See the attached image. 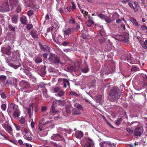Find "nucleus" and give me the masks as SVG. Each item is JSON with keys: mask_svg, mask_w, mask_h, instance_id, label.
<instances>
[{"mask_svg": "<svg viewBox=\"0 0 147 147\" xmlns=\"http://www.w3.org/2000/svg\"><path fill=\"white\" fill-rule=\"evenodd\" d=\"M18 81L19 80L16 78H14L13 80V85L16 89L20 90L24 92H29L32 91V90L30 89L31 85L28 82L22 80L20 82L18 86L17 83Z\"/></svg>", "mask_w": 147, "mask_h": 147, "instance_id": "nucleus-1", "label": "nucleus"}, {"mask_svg": "<svg viewBox=\"0 0 147 147\" xmlns=\"http://www.w3.org/2000/svg\"><path fill=\"white\" fill-rule=\"evenodd\" d=\"M17 3V0H9L8 2H4L0 5V11L4 12L12 10Z\"/></svg>", "mask_w": 147, "mask_h": 147, "instance_id": "nucleus-2", "label": "nucleus"}, {"mask_svg": "<svg viewBox=\"0 0 147 147\" xmlns=\"http://www.w3.org/2000/svg\"><path fill=\"white\" fill-rule=\"evenodd\" d=\"M46 123H43L42 124V122L40 121L39 122V124L38 125V133H39L43 134L42 135L44 136H46L48 133V131L50 130V128H52L53 127H51V126H47L45 125Z\"/></svg>", "mask_w": 147, "mask_h": 147, "instance_id": "nucleus-3", "label": "nucleus"}, {"mask_svg": "<svg viewBox=\"0 0 147 147\" xmlns=\"http://www.w3.org/2000/svg\"><path fill=\"white\" fill-rule=\"evenodd\" d=\"M51 92L55 93L56 96L63 98L65 92L61 88L59 87H53L51 89Z\"/></svg>", "mask_w": 147, "mask_h": 147, "instance_id": "nucleus-4", "label": "nucleus"}, {"mask_svg": "<svg viewBox=\"0 0 147 147\" xmlns=\"http://www.w3.org/2000/svg\"><path fill=\"white\" fill-rule=\"evenodd\" d=\"M109 97H111L110 100L112 102H114L115 100L118 98L120 97V94L117 92V89L114 88L112 89L111 92Z\"/></svg>", "mask_w": 147, "mask_h": 147, "instance_id": "nucleus-5", "label": "nucleus"}, {"mask_svg": "<svg viewBox=\"0 0 147 147\" xmlns=\"http://www.w3.org/2000/svg\"><path fill=\"white\" fill-rule=\"evenodd\" d=\"M24 138L27 140L31 141L32 139V136L31 133L28 127L23 129Z\"/></svg>", "mask_w": 147, "mask_h": 147, "instance_id": "nucleus-6", "label": "nucleus"}, {"mask_svg": "<svg viewBox=\"0 0 147 147\" xmlns=\"http://www.w3.org/2000/svg\"><path fill=\"white\" fill-rule=\"evenodd\" d=\"M116 145L110 142H102L100 144V147H115Z\"/></svg>", "mask_w": 147, "mask_h": 147, "instance_id": "nucleus-7", "label": "nucleus"}, {"mask_svg": "<svg viewBox=\"0 0 147 147\" xmlns=\"http://www.w3.org/2000/svg\"><path fill=\"white\" fill-rule=\"evenodd\" d=\"M19 121L20 123L22 125V129H23L28 128L27 122L26 121L24 117L23 116L21 117L19 120Z\"/></svg>", "mask_w": 147, "mask_h": 147, "instance_id": "nucleus-8", "label": "nucleus"}, {"mask_svg": "<svg viewBox=\"0 0 147 147\" xmlns=\"http://www.w3.org/2000/svg\"><path fill=\"white\" fill-rule=\"evenodd\" d=\"M2 125L6 131L10 134L12 135L13 130L11 127L5 123H3Z\"/></svg>", "mask_w": 147, "mask_h": 147, "instance_id": "nucleus-9", "label": "nucleus"}, {"mask_svg": "<svg viewBox=\"0 0 147 147\" xmlns=\"http://www.w3.org/2000/svg\"><path fill=\"white\" fill-rule=\"evenodd\" d=\"M87 142L83 147H92L94 145V143L92 140L89 137L86 138Z\"/></svg>", "mask_w": 147, "mask_h": 147, "instance_id": "nucleus-10", "label": "nucleus"}, {"mask_svg": "<svg viewBox=\"0 0 147 147\" xmlns=\"http://www.w3.org/2000/svg\"><path fill=\"white\" fill-rule=\"evenodd\" d=\"M24 5L26 7H30L33 8L34 7L32 0H24Z\"/></svg>", "mask_w": 147, "mask_h": 147, "instance_id": "nucleus-11", "label": "nucleus"}, {"mask_svg": "<svg viewBox=\"0 0 147 147\" xmlns=\"http://www.w3.org/2000/svg\"><path fill=\"white\" fill-rule=\"evenodd\" d=\"M53 40L56 43L60 44L62 38V37L60 35H58L57 37L55 38L54 35H52Z\"/></svg>", "mask_w": 147, "mask_h": 147, "instance_id": "nucleus-12", "label": "nucleus"}, {"mask_svg": "<svg viewBox=\"0 0 147 147\" xmlns=\"http://www.w3.org/2000/svg\"><path fill=\"white\" fill-rule=\"evenodd\" d=\"M74 28H69L66 29L63 32V34L64 36L69 35L73 32Z\"/></svg>", "mask_w": 147, "mask_h": 147, "instance_id": "nucleus-13", "label": "nucleus"}, {"mask_svg": "<svg viewBox=\"0 0 147 147\" xmlns=\"http://www.w3.org/2000/svg\"><path fill=\"white\" fill-rule=\"evenodd\" d=\"M62 138V136L60 135L53 134L51 137V139L53 140L58 141Z\"/></svg>", "mask_w": 147, "mask_h": 147, "instance_id": "nucleus-14", "label": "nucleus"}, {"mask_svg": "<svg viewBox=\"0 0 147 147\" xmlns=\"http://www.w3.org/2000/svg\"><path fill=\"white\" fill-rule=\"evenodd\" d=\"M140 128V127H138L135 129L134 133V135L135 136H140L141 135L142 132Z\"/></svg>", "mask_w": 147, "mask_h": 147, "instance_id": "nucleus-15", "label": "nucleus"}, {"mask_svg": "<svg viewBox=\"0 0 147 147\" xmlns=\"http://www.w3.org/2000/svg\"><path fill=\"white\" fill-rule=\"evenodd\" d=\"M128 56L126 57L125 60H127V62H129L131 63H135V61L133 58L131 57V55L130 54H128Z\"/></svg>", "mask_w": 147, "mask_h": 147, "instance_id": "nucleus-16", "label": "nucleus"}, {"mask_svg": "<svg viewBox=\"0 0 147 147\" xmlns=\"http://www.w3.org/2000/svg\"><path fill=\"white\" fill-rule=\"evenodd\" d=\"M83 134L81 131H77L75 133V137L78 139H80L83 136Z\"/></svg>", "mask_w": 147, "mask_h": 147, "instance_id": "nucleus-17", "label": "nucleus"}, {"mask_svg": "<svg viewBox=\"0 0 147 147\" xmlns=\"http://www.w3.org/2000/svg\"><path fill=\"white\" fill-rule=\"evenodd\" d=\"M13 125L15 126L16 131H20L22 134H23L24 130L23 129H22V125L21 126H20L19 125H17L15 123H13Z\"/></svg>", "mask_w": 147, "mask_h": 147, "instance_id": "nucleus-18", "label": "nucleus"}, {"mask_svg": "<svg viewBox=\"0 0 147 147\" xmlns=\"http://www.w3.org/2000/svg\"><path fill=\"white\" fill-rule=\"evenodd\" d=\"M17 3H16V4L15 6L13 7V8L15 7H17L16 11L17 13H19L21 11V9L20 5L18 1V0H17Z\"/></svg>", "mask_w": 147, "mask_h": 147, "instance_id": "nucleus-19", "label": "nucleus"}, {"mask_svg": "<svg viewBox=\"0 0 147 147\" xmlns=\"http://www.w3.org/2000/svg\"><path fill=\"white\" fill-rule=\"evenodd\" d=\"M2 52H4V53L8 55L10 54V51L9 48H4L1 49Z\"/></svg>", "mask_w": 147, "mask_h": 147, "instance_id": "nucleus-20", "label": "nucleus"}, {"mask_svg": "<svg viewBox=\"0 0 147 147\" xmlns=\"http://www.w3.org/2000/svg\"><path fill=\"white\" fill-rule=\"evenodd\" d=\"M20 109H18V110L15 111L13 114V116L14 117H19L20 115Z\"/></svg>", "mask_w": 147, "mask_h": 147, "instance_id": "nucleus-21", "label": "nucleus"}, {"mask_svg": "<svg viewBox=\"0 0 147 147\" xmlns=\"http://www.w3.org/2000/svg\"><path fill=\"white\" fill-rule=\"evenodd\" d=\"M30 34L32 37L34 38H38L37 32L35 30H32L30 32Z\"/></svg>", "mask_w": 147, "mask_h": 147, "instance_id": "nucleus-22", "label": "nucleus"}, {"mask_svg": "<svg viewBox=\"0 0 147 147\" xmlns=\"http://www.w3.org/2000/svg\"><path fill=\"white\" fill-rule=\"evenodd\" d=\"M10 107L13 110H15V111L19 109H18V106L13 103H11L10 105Z\"/></svg>", "mask_w": 147, "mask_h": 147, "instance_id": "nucleus-23", "label": "nucleus"}, {"mask_svg": "<svg viewBox=\"0 0 147 147\" xmlns=\"http://www.w3.org/2000/svg\"><path fill=\"white\" fill-rule=\"evenodd\" d=\"M97 26L98 27L100 28V32L99 33L101 36L102 37H103L105 35V32L103 30V27L102 26Z\"/></svg>", "mask_w": 147, "mask_h": 147, "instance_id": "nucleus-24", "label": "nucleus"}, {"mask_svg": "<svg viewBox=\"0 0 147 147\" xmlns=\"http://www.w3.org/2000/svg\"><path fill=\"white\" fill-rule=\"evenodd\" d=\"M52 63H54L56 65L58 64L59 63H60L61 64H62V63L60 62V61L59 58L57 56H56V57H55Z\"/></svg>", "mask_w": 147, "mask_h": 147, "instance_id": "nucleus-25", "label": "nucleus"}, {"mask_svg": "<svg viewBox=\"0 0 147 147\" xmlns=\"http://www.w3.org/2000/svg\"><path fill=\"white\" fill-rule=\"evenodd\" d=\"M55 107L54 105V103H53L50 111V114L52 115H54L56 112V111L55 110Z\"/></svg>", "mask_w": 147, "mask_h": 147, "instance_id": "nucleus-26", "label": "nucleus"}, {"mask_svg": "<svg viewBox=\"0 0 147 147\" xmlns=\"http://www.w3.org/2000/svg\"><path fill=\"white\" fill-rule=\"evenodd\" d=\"M22 23L23 24H26L27 22L26 17L24 16H22L20 19Z\"/></svg>", "mask_w": 147, "mask_h": 147, "instance_id": "nucleus-27", "label": "nucleus"}, {"mask_svg": "<svg viewBox=\"0 0 147 147\" xmlns=\"http://www.w3.org/2000/svg\"><path fill=\"white\" fill-rule=\"evenodd\" d=\"M56 56L55 54H53L52 53H50L49 55V57L48 58L49 61H51L52 62L54 60V59Z\"/></svg>", "mask_w": 147, "mask_h": 147, "instance_id": "nucleus-28", "label": "nucleus"}, {"mask_svg": "<svg viewBox=\"0 0 147 147\" xmlns=\"http://www.w3.org/2000/svg\"><path fill=\"white\" fill-rule=\"evenodd\" d=\"M130 20L134 25L136 26H138L139 25V24L136 21V20L133 18L130 17Z\"/></svg>", "mask_w": 147, "mask_h": 147, "instance_id": "nucleus-29", "label": "nucleus"}, {"mask_svg": "<svg viewBox=\"0 0 147 147\" xmlns=\"http://www.w3.org/2000/svg\"><path fill=\"white\" fill-rule=\"evenodd\" d=\"M54 103V105L55 104H57L58 105H62L63 104V102L61 100H56L53 102Z\"/></svg>", "mask_w": 147, "mask_h": 147, "instance_id": "nucleus-30", "label": "nucleus"}, {"mask_svg": "<svg viewBox=\"0 0 147 147\" xmlns=\"http://www.w3.org/2000/svg\"><path fill=\"white\" fill-rule=\"evenodd\" d=\"M104 20L106 22L108 23H111L112 21V20L111 19L109 16L106 15Z\"/></svg>", "mask_w": 147, "mask_h": 147, "instance_id": "nucleus-31", "label": "nucleus"}, {"mask_svg": "<svg viewBox=\"0 0 147 147\" xmlns=\"http://www.w3.org/2000/svg\"><path fill=\"white\" fill-rule=\"evenodd\" d=\"M93 21L90 19H89L86 22V24L88 27L90 26L93 24Z\"/></svg>", "mask_w": 147, "mask_h": 147, "instance_id": "nucleus-32", "label": "nucleus"}, {"mask_svg": "<svg viewBox=\"0 0 147 147\" xmlns=\"http://www.w3.org/2000/svg\"><path fill=\"white\" fill-rule=\"evenodd\" d=\"M141 45L143 48L144 49H146L147 48V40H145L141 43Z\"/></svg>", "mask_w": 147, "mask_h": 147, "instance_id": "nucleus-33", "label": "nucleus"}, {"mask_svg": "<svg viewBox=\"0 0 147 147\" xmlns=\"http://www.w3.org/2000/svg\"><path fill=\"white\" fill-rule=\"evenodd\" d=\"M64 86L65 88L66 87L67 85H69V83L68 80L65 79H63Z\"/></svg>", "mask_w": 147, "mask_h": 147, "instance_id": "nucleus-34", "label": "nucleus"}, {"mask_svg": "<svg viewBox=\"0 0 147 147\" xmlns=\"http://www.w3.org/2000/svg\"><path fill=\"white\" fill-rule=\"evenodd\" d=\"M42 59L39 57H37L35 60V61L36 63H38L42 62Z\"/></svg>", "mask_w": 147, "mask_h": 147, "instance_id": "nucleus-35", "label": "nucleus"}, {"mask_svg": "<svg viewBox=\"0 0 147 147\" xmlns=\"http://www.w3.org/2000/svg\"><path fill=\"white\" fill-rule=\"evenodd\" d=\"M123 41L125 43H128L129 41V36L128 35L126 36L124 38Z\"/></svg>", "mask_w": 147, "mask_h": 147, "instance_id": "nucleus-36", "label": "nucleus"}, {"mask_svg": "<svg viewBox=\"0 0 147 147\" xmlns=\"http://www.w3.org/2000/svg\"><path fill=\"white\" fill-rule=\"evenodd\" d=\"M39 45L40 46V49L42 50H43V51L45 52L46 51H47V49L46 48V47H46V46H43L40 43L39 44Z\"/></svg>", "mask_w": 147, "mask_h": 147, "instance_id": "nucleus-37", "label": "nucleus"}, {"mask_svg": "<svg viewBox=\"0 0 147 147\" xmlns=\"http://www.w3.org/2000/svg\"><path fill=\"white\" fill-rule=\"evenodd\" d=\"M81 71L83 73H86L88 71V67L87 66L85 68H82L81 69Z\"/></svg>", "mask_w": 147, "mask_h": 147, "instance_id": "nucleus-38", "label": "nucleus"}, {"mask_svg": "<svg viewBox=\"0 0 147 147\" xmlns=\"http://www.w3.org/2000/svg\"><path fill=\"white\" fill-rule=\"evenodd\" d=\"M83 30L82 31V36L84 39H86L88 38L89 36L88 35H86V34H83Z\"/></svg>", "mask_w": 147, "mask_h": 147, "instance_id": "nucleus-39", "label": "nucleus"}, {"mask_svg": "<svg viewBox=\"0 0 147 147\" xmlns=\"http://www.w3.org/2000/svg\"><path fill=\"white\" fill-rule=\"evenodd\" d=\"M38 86L39 88H41L42 87H45V85L43 82H40L38 84Z\"/></svg>", "mask_w": 147, "mask_h": 147, "instance_id": "nucleus-40", "label": "nucleus"}, {"mask_svg": "<svg viewBox=\"0 0 147 147\" xmlns=\"http://www.w3.org/2000/svg\"><path fill=\"white\" fill-rule=\"evenodd\" d=\"M54 25L56 28L58 29L60 25L59 23L57 21H55L54 22Z\"/></svg>", "mask_w": 147, "mask_h": 147, "instance_id": "nucleus-41", "label": "nucleus"}, {"mask_svg": "<svg viewBox=\"0 0 147 147\" xmlns=\"http://www.w3.org/2000/svg\"><path fill=\"white\" fill-rule=\"evenodd\" d=\"M32 109L31 108H26V111L29 115V117H31V111Z\"/></svg>", "mask_w": 147, "mask_h": 147, "instance_id": "nucleus-42", "label": "nucleus"}, {"mask_svg": "<svg viewBox=\"0 0 147 147\" xmlns=\"http://www.w3.org/2000/svg\"><path fill=\"white\" fill-rule=\"evenodd\" d=\"M128 4L129 6L131 7L134 8V10L135 12H136V11L137 9L136 10V8L135 7H134L133 5L131 2H128Z\"/></svg>", "mask_w": 147, "mask_h": 147, "instance_id": "nucleus-43", "label": "nucleus"}, {"mask_svg": "<svg viewBox=\"0 0 147 147\" xmlns=\"http://www.w3.org/2000/svg\"><path fill=\"white\" fill-rule=\"evenodd\" d=\"M70 107L69 106H67L66 107V111L67 113H69L70 112Z\"/></svg>", "mask_w": 147, "mask_h": 147, "instance_id": "nucleus-44", "label": "nucleus"}, {"mask_svg": "<svg viewBox=\"0 0 147 147\" xmlns=\"http://www.w3.org/2000/svg\"><path fill=\"white\" fill-rule=\"evenodd\" d=\"M33 27V25L32 24H28L26 26V28L28 30H30Z\"/></svg>", "mask_w": 147, "mask_h": 147, "instance_id": "nucleus-45", "label": "nucleus"}, {"mask_svg": "<svg viewBox=\"0 0 147 147\" xmlns=\"http://www.w3.org/2000/svg\"><path fill=\"white\" fill-rule=\"evenodd\" d=\"M119 17V15L117 13H114L112 16V18H113L114 20H115L116 18H118Z\"/></svg>", "mask_w": 147, "mask_h": 147, "instance_id": "nucleus-46", "label": "nucleus"}, {"mask_svg": "<svg viewBox=\"0 0 147 147\" xmlns=\"http://www.w3.org/2000/svg\"><path fill=\"white\" fill-rule=\"evenodd\" d=\"M1 109L5 111L6 109V106L5 104H3L1 106Z\"/></svg>", "mask_w": 147, "mask_h": 147, "instance_id": "nucleus-47", "label": "nucleus"}, {"mask_svg": "<svg viewBox=\"0 0 147 147\" xmlns=\"http://www.w3.org/2000/svg\"><path fill=\"white\" fill-rule=\"evenodd\" d=\"M69 22L70 23L74 24L75 23V21L74 18L72 17H71L70 19H69Z\"/></svg>", "mask_w": 147, "mask_h": 147, "instance_id": "nucleus-48", "label": "nucleus"}, {"mask_svg": "<svg viewBox=\"0 0 147 147\" xmlns=\"http://www.w3.org/2000/svg\"><path fill=\"white\" fill-rule=\"evenodd\" d=\"M138 70V68L136 66H134L131 69V71H136Z\"/></svg>", "mask_w": 147, "mask_h": 147, "instance_id": "nucleus-49", "label": "nucleus"}, {"mask_svg": "<svg viewBox=\"0 0 147 147\" xmlns=\"http://www.w3.org/2000/svg\"><path fill=\"white\" fill-rule=\"evenodd\" d=\"M106 15L100 14L98 15L99 17L101 19L104 20Z\"/></svg>", "mask_w": 147, "mask_h": 147, "instance_id": "nucleus-50", "label": "nucleus"}, {"mask_svg": "<svg viewBox=\"0 0 147 147\" xmlns=\"http://www.w3.org/2000/svg\"><path fill=\"white\" fill-rule=\"evenodd\" d=\"M126 130L130 134L132 133L133 131V130L129 128H127Z\"/></svg>", "mask_w": 147, "mask_h": 147, "instance_id": "nucleus-51", "label": "nucleus"}, {"mask_svg": "<svg viewBox=\"0 0 147 147\" xmlns=\"http://www.w3.org/2000/svg\"><path fill=\"white\" fill-rule=\"evenodd\" d=\"M69 94L70 95H72V96L74 95V96H77L78 95L77 94L76 92H74V91H71L70 92Z\"/></svg>", "mask_w": 147, "mask_h": 147, "instance_id": "nucleus-52", "label": "nucleus"}, {"mask_svg": "<svg viewBox=\"0 0 147 147\" xmlns=\"http://www.w3.org/2000/svg\"><path fill=\"white\" fill-rule=\"evenodd\" d=\"M47 110V107H46L42 106L41 107V110L42 112H44Z\"/></svg>", "mask_w": 147, "mask_h": 147, "instance_id": "nucleus-53", "label": "nucleus"}, {"mask_svg": "<svg viewBox=\"0 0 147 147\" xmlns=\"http://www.w3.org/2000/svg\"><path fill=\"white\" fill-rule=\"evenodd\" d=\"M6 78V76H5L1 75L0 76V79L3 80H5Z\"/></svg>", "mask_w": 147, "mask_h": 147, "instance_id": "nucleus-54", "label": "nucleus"}, {"mask_svg": "<svg viewBox=\"0 0 147 147\" xmlns=\"http://www.w3.org/2000/svg\"><path fill=\"white\" fill-rule=\"evenodd\" d=\"M33 12L32 10H30L27 12V14L29 16H31L33 14Z\"/></svg>", "mask_w": 147, "mask_h": 147, "instance_id": "nucleus-55", "label": "nucleus"}, {"mask_svg": "<svg viewBox=\"0 0 147 147\" xmlns=\"http://www.w3.org/2000/svg\"><path fill=\"white\" fill-rule=\"evenodd\" d=\"M0 95L1 97L3 98H5L6 97V95L3 92L1 93Z\"/></svg>", "mask_w": 147, "mask_h": 147, "instance_id": "nucleus-56", "label": "nucleus"}, {"mask_svg": "<svg viewBox=\"0 0 147 147\" xmlns=\"http://www.w3.org/2000/svg\"><path fill=\"white\" fill-rule=\"evenodd\" d=\"M12 20L13 22L15 23H16L17 21L16 18L15 17H12Z\"/></svg>", "mask_w": 147, "mask_h": 147, "instance_id": "nucleus-57", "label": "nucleus"}, {"mask_svg": "<svg viewBox=\"0 0 147 147\" xmlns=\"http://www.w3.org/2000/svg\"><path fill=\"white\" fill-rule=\"evenodd\" d=\"M53 146L54 147H61V146L59 144H57L55 143L53 144Z\"/></svg>", "mask_w": 147, "mask_h": 147, "instance_id": "nucleus-58", "label": "nucleus"}, {"mask_svg": "<svg viewBox=\"0 0 147 147\" xmlns=\"http://www.w3.org/2000/svg\"><path fill=\"white\" fill-rule=\"evenodd\" d=\"M76 107L78 109H82V106L79 104L77 105H76Z\"/></svg>", "mask_w": 147, "mask_h": 147, "instance_id": "nucleus-59", "label": "nucleus"}, {"mask_svg": "<svg viewBox=\"0 0 147 147\" xmlns=\"http://www.w3.org/2000/svg\"><path fill=\"white\" fill-rule=\"evenodd\" d=\"M8 140L9 141H10V142L12 143H13L14 144H17V142H16L15 140H11L9 139V140Z\"/></svg>", "mask_w": 147, "mask_h": 147, "instance_id": "nucleus-60", "label": "nucleus"}, {"mask_svg": "<svg viewBox=\"0 0 147 147\" xmlns=\"http://www.w3.org/2000/svg\"><path fill=\"white\" fill-rule=\"evenodd\" d=\"M101 99V97L100 96H98L97 97V101L99 102L100 101Z\"/></svg>", "mask_w": 147, "mask_h": 147, "instance_id": "nucleus-61", "label": "nucleus"}, {"mask_svg": "<svg viewBox=\"0 0 147 147\" xmlns=\"http://www.w3.org/2000/svg\"><path fill=\"white\" fill-rule=\"evenodd\" d=\"M3 137L6 140H8L9 139V136H7L6 135L4 134L3 136Z\"/></svg>", "mask_w": 147, "mask_h": 147, "instance_id": "nucleus-62", "label": "nucleus"}, {"mask_svg": "<svg viewBox=\"0 0 147 147\" xmlns=\"http://www.w3.org/2000/svg\"><path fill=\"white\" fill-rule=\"evenodd\" d=\"M71 3L72 5V8L73 9H74L76 8L75 5V4L72 1L71 2Z\"/></svg>", "mask_w": 147, "mask_h": 147, "instance_id": "nucleus-63", "label": "nucleus"}, {"mask_svg": "<svg viewBox=\"0 0 147 147\" xmlns=\"http://www.w3.org/2000/svg\"><path fill=\"white\" fill-rule=\"evenodd\" d=\"M69 44V43L68 42L65 41V42H64L63 43V45L64 46H67V45Z\"/></svg>", "mask_w": 147, "mask_h": 147, "instance_id": "nucleus-64", "label": "nucleus"}]
</instances>
